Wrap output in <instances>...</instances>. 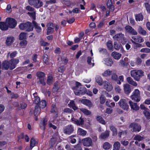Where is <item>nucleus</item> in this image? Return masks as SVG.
Listing matches in <instances>:
<instances>
[{"mask_svg":"<svg viewBox=\"0 0 150 150\" xmlns=\"http://www.w3.org/2000/svg\"><path fill=\"white\" fill-rule=\"evenodd\" d=\"M19 62L18 59H12L9 61H5L2 63V68L6 70H12L14 69Z\"/></svg>","mask_w":150,"mask_h":150,"instance_id":"1","label":"nucleus"},{"mask_svg":"<svg viewBox=\"0 0 150 150\" xmlns=\"http://www.w3.org/2000/svg\"><path fill=\"white\" fill-rule=\"evenodd\" d=\"M76 86L74 87L72 89L76 95H80L84 94L86 91V89L84 87H82L80 83L76 82Z\"/></svg>","mask_w":150,"mask_h":150,"instance_id":"2","label":"nucleus"},{"mask_svg":"<svg viewBox=\"0 0 150 150\" xmlns=\"http://www.w3.org/2000/svg\"><path fill=\"white\" fill-rule=\"evenodd\" d=\"M144 71L140 70H133L130 71L132 77L136 81H139L140 78L144 75Z\"/></svg>","mask_w":150,"mask_h":150,"instance_id":"3","label":"nucleus"},{"mask_svg":"<svg viewBox=\"0 0 150 150\" xmlns=\"http://www.w3.org/2000/svg\"><path fill=\"white\" fill-rule=\"evenodd\" d=\"M19 28L21 30L30 31L33 30V27L31 23L28 22L25 23L21 24L19 25Z\"/></svg>","mask_w":150,"mask_h":150,"instance_id":"4","label":"nucleus"},{"mask_svg":"<svg viewBox=\"0 0 150 150\" xmlns=\"http://www.w3.org/2000/svg\"><path fill=\"white\" fill-rule=\"evenodd\" d=\"M28 3L36 8H40L43 5V2L40 0H28Z\"/></svg>","mask_w":150,"mask_h":150,"instance_id":"5","label":"nucleus"},{"mask_svg":"<svg viewBox=\"0 0 150 150\" xmlns=\"http://www.w3.org/2000/svg\"><path fill=\"white\" fill-rule=\"evenodd\" d=\"M131 99L136 102H139L141 99L140 93L139 91L136 89L133 91L132 95L131 96Z\"/></svg>","mask_w":150,"mask_h":150,"instance_id":"6","label":"nucleus"},{"mask_svg":"<svg viewBox=\"0 0 150 150\" xmlns=\"http://www.w3.org/2000/svg\"><path fill=\"white\" fill-rule=\"evenodd\" d=\"M120 107L123 110L128 111L129 110V106L126 100L121 99L118 103Z\"/></svg>","mask_w":150,"mask_h":150,"instance_id":"7","label":"nucleus"},{"mask_svg":"<svg viewBox=\"0 0 150 150\" xmlns=\"http://www.w3.org/2000/svg\"><path fill=\"white\" fill-rule=\"evenodd\" d=\"M129 128H131V130L132 132H138L141 129V127L138 124L135 123H132L130 124Z\"/></svg>","mask_w":150,"mask_h":150,"instance_id":"8","label":"nucleus"},{"mask_svg":"<svg viewBox=\"0 0 150 150\" xmlns=\"http://www.w3.org/2000/svg\"><path fill=\"white\" fill-rule=\"evenodd\" d=\"M6 23L8 24V27L10 28H15L17 24L16 20L11 18H7L6 20Z\"/></svg>","mask_w":150,"mask_h":150,"instance_id":"9","label":"nucleus"},{"mask_svg":"<svg viewBox=\"0 0 150 150\" xmlns=\"http://www.w3.org/2000/svg\"><path fill=\"white\" fill-rule=\"evenodd\" d=\"M82 142L83 146L87 147L91 146L92 144V141L91 139L87 137L82 140Z\"/></svg>","mask_w":150,"mask_h":150,"instance_id":"10","label":"nucleus"},{"mask_svg":"<svg viewBox=\"0 0 150 150\" xmlns=\"http://www.w3.org/2000/svg\"><path fill=\"white\" fill-rule=\"evenodd\" d=\"M74 130V127L72 125H68L64 128V133L70 135L73 133Z\"/></svg>","mask_w":150,"mask_h":150,"instance_id":"11","label":"nucleus"},{"mask_svg":"<svg viewBox=\"0 0 150 150\" xmlns=\"http://www.w3.org/2000/svg\"><path fill=\"white\" fill-rule=\"evenodd\" d=\"M126 31L129 33L134 35H136L137 34V32L130 26L128 25L125 27Z\"/></svg>","mask_w":150,"mask_h":150,"instance_id":"12","label":"nucleus"},{"mask_svg":"<svg viewBox=\"0 0 150 150\" xmlns=\"http://www.w3.org/2000/svg\"><path fill=\"white\" fill-rule=\"evenodd\" d=\"M79 102H80L83 104L88 106L89 108L92 106V103L91 101L87 99H82L79 100Z\"/></svg>","mask_w":150,"mask_h":150,"instance_id":"13","label":"nucleus"},{"mask_svg":"<svg viewBox=\"0 0 150 150\" xmlns=\"http://www.w3.org/2000/svg\"><path fill=\"white\" fill-rule=\"evenodd\" d=\"M71 120L74 123L78 125H82L83 124L84 122V120L83 118H82L81 117H80L79 120L73 118L71 119Z\"/></svg>","mask_w":150,"mask_h":150,"instance_id":"14","label":"nucleus"},{"mask_svg":"<svg viewBox=\"0 0 150 150\" xmlns=\"http://www.w3.org/2000/svg\"><path fill=\"white\" fill-rule=\"evenodd\" d=\"M36 92L34 93L32 97V100L34 103L37 104L40 102V98L38 96Z\"/></svg>","mask_w":150,"mask_h":150,"instance_id":"15","label":"nucleus"},{"mask_svg":"<svg viewBox=\"0 0 150 150\" xmlns=\"http://www.w3.org/2000/svg\"><path fill=\"white\" fill-rule=\"evenodd\" d=\"M129 103L132 109L134 110H139V108L137 105V103H134L131 101H129Z\"/></svg>","mask_w":150,"mask_h":150,"instance_id":"16","label":"nucleus"},{"mask_svg":"<svg viewBox=\"0 0 150 150\" xmlns=\"http://www.w3.org/2000/svg\"><path fill=\"white\" fill-rule=\"evenodd\" d=\"M32 23L33 27H34L35 29H36V31L38 33H40L42 29L38 25V24L34 20L32 21Z\"/></svg>","mask_w":150,"mask_h":150,"instance_id":"17","label":"nucleus"},{"mask_svg":"<svg viewBox=\"0 0 150 150\" xmlns=\"http://www.w3.org/2000/svg\"><path fill=\"white\" fill-rule=\"evenodd\" d=\"M124 92L126 94H129L131 91L130 85L126 83L124 85Z\"/></svg>","mask_w":150,"mask_h":150,"instance_id":"18","label":"nucleus"},{"mask_svg":"<svg viewBox=\"0 0 150 150\" xmlns=\"http://www.w3.org/2000/svg\"><path fill=\"white\" fill-rule=\"evenodd\" d=\"M112 38L115 40L116 39L117 40L118 39L120 40H124L125 39V38L124 37V34L122 33L116 34L115 36H113Z\"/></svg>","mask_w":150,"mask_h":150,"instance_id":"19","label":"nucleus"},{"mask_svg":"<svg viewBox=\"0 0 150 150\" xmlns=\"http://www.w3.org/2000/svg\"><path fill=\"white\" fill-rule=\"evenodd\" d=\"M104 88L108 91H110L113 89L112 85L109 82L105 81L104 83Z\"/></svg>","mask_w":150,"mask_h":150,"instance_id":"20","label":"nucleus"},{"mask_svg":"<svg viewBox=\"0 0 150 150\" xmlns=\"http://www.w3.org/2000/svg\"><path fill=\"white\" fill-rule=\"evenodd\" d=\"M109 134L110 131L106 130L100 134L99 138L102 139H105L109 137Z\"/></svg>","mask_w":150,"mask_h":150,"instance_id":"21","label":"nucleus"},{"mask_svg":"<svg viewBox=\"0 0 150 150\" xmlns=\"http://www.w3.org/2000/svg\"><path fill=\"white\" fill-rule=\"evenodd\" d=\"M132 38L136 43H141L144 41L143 39L140 36H133L132 37Z\"/></svg>","mask_w":150,"mask_h":150,"instance_id":"22","label":"nucleus"},{"mask_svg":"<svg viewBox=\"0 0 150 150\" xmlns=\"http://www.w3.org/2000/svg\"><path fill=\"white\" fill-rule=\"evenodd\" d=\"M109 128L112 132V135L113 136H116L117 135V129L114 125H111L109 126Z\"/></svg>","mask_w":150,"mask_h":150,"instance_id":"23","label":"nucleus"},{"mask_svg":"<svg viewBox=\"0 0 150 150\" xmlns=\"http://www.w3.org/2000/svg\"><path fill=\"white\" fill-rule=\"evenodd\" d=\"M14 40L13 38L12 37H9L7 38L6 41V44L8 46L11 45Z\"/></svg>","mask_w":150,"mask_h":150,"instance_id":"24","label":"nucleus"},{"mask_svg":"<svg viewBox=\"0 0 150 150\" xmlns=\"http://www.w3.org/2000/svg\"><path fill=\"white\" fill-rule=\"evenodd\" d=\"M0 29L2 30H6L8 29V26L6 23L0 22Z\"/></svg>","mask_w":150,"mask_h":150,"instance_id":"25","label":"nucleus"},{"mask_svg":"<svg viewBox=\"0 0 150 150\" xmlns=\"http://www.w3.org/2000/svg\"><path fill=\"white\" fill-rule=\"evenodd\" d=\"M111 56L115 59H119L121 56V54L116 52H113L111 54Z\"/></svg>","mask_w":150,"mask_h":150,"instance_id":"26","label":"nucleus"},{"mask_svg":"<svg viewBox=\"0 0 150 150\" xmlns=\"http://www.w3.org/2000/svg\"><path fill=\"white\" fill-rule=\"evenodd\" d=\"M47 120L46 118H44L42 122L40 123V125L41 129L44 130L45 129V126L47 124Z\"/></svg>","mask_w":150,"mask_h":150,"instance_id":"27","label":"nucleus"},{"mask_svg":"<svg viewBox=\"0 0 150 150\" xmlns=\"http://www.w3.org/2000/svg\"><path fill=\"white\" fill-rule=\"evenodd\" d=\"M104 61L105 64L108 66L111 67L113 63L112 59L110 58L105 59Z\"/></svg>","mask_w":150,"mask_h":150,"instance_id":"28","label":"nucleus"},{"mask_svg":"<svg viewBox=\"0 0 150 150\" xmlns=\"http://www.w3.org/2000/svg\"><path fill=\"white\" fill-rule=\"evenodd\" d=\"M59 83L58 82H55L54 84V86L52 89L53 92H56L60 88Z\"/></svg>","mask_w":150,"mask_h":150,"instance_id":"29","label":"nucleus"},{"mask_svg":"<svg viewBox=\"0 0 150 150\" xmlns=\"http://www.w3.org/2000/svg\"><path fill=\"white\" fill-rule=\"evenodd\" d=\"M113 71H114V70H110L109 69H108L105 71L102 74V75L104 76H110Z\"/></svg>","mask_w":150,"mask_h":150,"instance_id":"30","label":"nucleus"},{"mask_svg":"<svg viewBox=\"0 0 150 150\" xmlns=\"http://www.w3.org/2000/svg\"><path fill=\"white\" fill-rule=\"evenodd\" d=\"M120 144L118 142H116L113 144V149L112 150H119L120 147Z\"/></svg>","mask_w":150,"mask_h":150,"instance_id":"31","label":"nucleus"},{"mask_svg":"<svg viewBox=\"0 0 150 150\" xmlns=\"http://www.w3.org/2000/svg\"><path fill=\"white\" fill-rule=\"evenodd\" d=\"M127 82L130 84L134 86H137V83L134 81L130 77H128L127 78Z\"/></svg>","mask_w":150,"mask_h":150,"instance_id":"32","label":"nucleus"},{"mask_svg":"<svg viewBox=\"0 0 150 150\" xmlns=\"http://www.w3.org/2000/svg\"><path fill=\"white\" fill-rule=\"evenodd\" d=\"M124 60L125 61L123 60H122L120 61V65H121L122 67L126 66L128 64V62H125L128 60V59L127 58H125Z\"/></svg>","mask_w":150,"mask_h":150,"instance_id":"33","label":"nucleus"},{"mask_svg":"<svg viewBox=\"0 0 150 150\" xmlns=\"http://www.w3.org/2000/svg\"><path fill=\"white\" fill-rule=\"evenodd\" d=\"M36 76L38 79L44 78L45 76V73L41 71L38 72L36 74Z\"/></svg>","mask_w":150,"mask_h":150,"instance_id":"34","label":"nucleus"},{"mask_svg":"<svg viewBox=\"0 0 150 150\" xmlns=\"http://www.w3.org/2000/svg\"><path fill=\"white\" fill-rule=\"evenodd\" d=\"M39 107L38 105H36L35 106L34 114L36 116H37L40 114V108H39Z\"/></svg>","mask_w":150,"mask_h":150,"instance_id":"35","label":"nucleus"},{"mask_svg":"<svg viewBox=\"0 0 150 150\" xmlns=\"http://www.w3.org/2000/svg\"><path fill=\"white\" fill-rule=\"evenodd\" d=\"M77 132L79 135L81 136H84L86 134V131L81 128L78 129Z\"/></svg>","mask_w":150,"mask_h":150,"instance_id":"36","label":"nucleus"},{"mask_svg":"<svg viewBox=\"0 0 150 150\" xmlns=\"http://www.w3.org/2000/svg\"><path fill=\"white\" fill-rule=\"evenodd\" d=\"M38 144V142L33 138H32L30 141V147L32 149L35 146Z\"/></svg>","mask_w":150,"mask_h":150,"instance_id":"37","label":"nucleus"},{"mask_svg":"<svg viewBox=\"0 0 150 150\" xmlns=\"http://www.w3.org/2000/svg\"><path fill=\"white\" fill-rule=\"evenodd\" d=\"M139 33L143 35H146V30H144L141 26H139L138 29Z\"/></svg>","mask_w":150,"mask_h":150,"instance_id":"38","label":"nucleus"},{"mask_svg":"<svg viewBox=\"0 0 150 150\" xmlns=\"http://www.w3.org/2000/svg\"><path fill=\"white\" fill-rule=\"evenodd\" d=\"M80 110L82 111L84 114L87 115H90L91 113V112L84 108H81L80 109Z\"/></svg>","mask_w":150,"mask_h":150,"instance_id":"39","label":"nucleus"},{"mask_svg":"<svg viewBox=\"0 0 150 150\" xmlns=\"http://www.w3.org/2000/svg\"><path fill=\"white\" fill-rule=\"evenodd\" d=\"M96 119L98 121L102 124L105 125V122L103 119L100 116H98L96 117Z\"/></svg>","mask_w":150,"mask_h":150,"instance_id":"40","label":"nucleus"},{"mask_svg":"<svg viewBox=\"0 0 150 150\" xmlns=\"http://www.w3.org/2000/svg\"><path fill=\"white\" fill-rule=\"evenodd\" d=\"M111 145L108 142L104 143L103 145V148L105 150L109 149L111 147Z\"/></svg>","mask_w":150,"mask_h":150,"instance_id":"41","label":"nucleus"},{"mask_svg":"<svg viewBox=\"0 0 150 150\" xmlns=\"http://www.w3.org/2000/svg\"><path fill=\"white\" fill-rule=\"evenodd\" d=\"M57 140V137L55 136L54 135L52 136V137L51 138L50 141V144H51V145H53L55 144Z\"/></svg>","mask_w":150,"mask_h":150,"instance_id":"42","label":"nucleus"},{"mask_svg":"<svg viewBox=\"0 0 150 150\" xmlns=\"http://www.w3.org/2000/svg\"><path fill=\"white\" fill-rule=\"evenodd\" d=\"M114 49L116 50H119L122 47V45L120 44H118L116 42L114 43Z\"/></svg>","mask_w":150,"mask_h":150,"instance_id":"43","label":"nucleus"},{"mask_svg":"<svg viewBox=\"0 0 150 150\" xmlns=\"http://www.w3.org/2000/svg\"><path fill=\"white\" fill-rule=\"evenodd\" d=\"M56 0H50L46 1V3L44 5V7L46 8L47 7L49 4H54L56 3Z\"/></svg>","mask_w":150,"mask_h":150,"instance_id":"44","label":"nucleus"},{"mask_svg":"<svg viewBox=\"0 0 150 150\" xmlns=\"http://www.w3.org/2000/svg\"><path fill=\"white\" fill-rule=\"evenodd\" d=\"M96 82L98 83L100 85L102 84L103 80L99 76H97L96 78Z\"/></svg>","mask_w":150,"mask_h":150,"instance_id":"45","label":"nucleus"},{"mask_svg":"<svg viewBox=\"0 0 150 150\" xmlns=\"http://www.w3.org/2000/svg\"><path fill=\"white\" fill-rule=\"evenodd\" d=\"M143 19V16L141 13L137 14L135 16V19L136 21H142Z\"/></svg>","mask_w":150,"mask_h":150,"instance_id":"46","label":"nucleus"},{"mask_svg":"<svg viewBox=\"0 0 150 150\" xmlns=\"http://www.w3.org/2000/svg\"><path fill=\"white\" fill-rule=\"evenodd\" d=\"M143 113L145 116L146 117V119H150V112L148 111V110L146 111V110L143 111Z\"/></svg>","mask_w":150,"mask_h":150,"instance_id":"47","label":"nucleus"},{"mask_svg":"<svg viewBox=\"0 0 150 150\" xmlns=\"http://www.w3.org/2000/svg\"><path fill=\"white\" fill-rule=\"evenodd\" d=\"M43 60L44 62L46 64L48 63L49 58L48 56L46 54H44L43 55Z\"/></svg>","mask_w":150,"mask_h":150,"instance_id":"48","label":"nucleus"},{"mask_svg":"<svg viewBox=\"0 0 150 150\" xmlns=\"http://www.w3.org/2000/svg\"><path fill=\"white\" fill-rule=\"evenodd\" d=\"M46 105V103L45 100H43L40 103L39 106L40 108H43Z\"/></svg>","mask_w":150,"mask_h":150,"instance_id":"49","label":"nucleus"},{"mask_svg":"<svg viewBox=\"0 0 150 150\" xmlns=\"http://www.w3.org/2000/svg\"><path fill=\"white\" fill-rule=\"evenodd\" d=\"M26 33L23 32L21 33L19 36V40H22L23 39H25L26 37Z\"/></svg>","mask_w":150,"mask_h":150,"instance_id":"50","label":"nucleus"},{"mask_svg":"<svg viewBox=\"0 0 150 150\" xmlns=\"http://www.w3.org/2000/svg\"><path fill=\"white\" fill-rule=\"evenodd\" d=\"M144 139L143 137H142L140 135L135 136L134 138V140H137L139 141H140L143 140Z\"/></svg>","mask_w":150,"mask_h":150,"instance_id":"51","label":"nucleus"},{"mask_svg":"<svg viewBox=\"0 0 150 150\" xmlns=\"http://www.w3.org/2000/svg\"><path fill=\"white\" fill-rule=\"evenodd\" d=\"M52 108L51 109V112L52 113H55L57 114L58 112V109L56 107L55 105L53 104L52 105Z\"/></svg>","mask_w":150,"mask_h":150,"instance_id":"52","label":"nucleus"},{"mask_svg":"<svg viewBox=\"0 0 150 150\" xmlns=\"http://www.w3.org/2000/svg\"><path fill=\"white\" fill-rule=\"evenodd\" d=\"M71 150H82L81 145L80 144H78L75 145Z\"/></svg>","mask_w":150,"mask_h":150,"instance_id":"53","label":"nucleus"},{"mask_svg":"<svg viewBox=\"0 0 150 150\" xmlns=\"http://www.w3.org/2000/svg\"><path fill=\"white\" fill-rule=\"evenodd\" d=\"M114 72L115 71H113L112 74L111 78L112 80L116 81L117 80L118 77L116 74Z\"/></svg>","mask_w":150,"mask_h":150,"instance_id":"54","label":"nucleus"},{"mask_svg":"<svg viewBox=\"0 0 150 150\" xmlns=\"http://www.w3.org/2000/svg\"><path fill=\"white\" fill-rule=\"evenodd\" d=\"M127 130H125L124 131H122L121 132H118V136L120 138H121L122 136V135H126L127 134Z\"/></svg>","mask_w":150,"mask_h":150,"instance_id":"55","label":"nucleus"},{"mask_svg":"<svg viewBox=\"0 0 150 150\" xmlns=\"http://www.w3.org/2000/svg\"><path fill=\"white\" fill-rule=\"evenodd\" d=\"M53 81V78L52 76H50L48 77L47 81V83L48 85L51 84Z\"/></svg>","mask_w":150,"mask_h":150,"instance_id":"56","label":"nucleus"},{"mask_svg":"<svg viewBox=\"0 0 150 150\" xmlns=\"http://www.w3.org/2000/svg\"><path fill=\"white\" fill-rule=\"evenodd\" d=\"M107 45L109 50H112L113 45L112 42L111 41H109L107 42Z\"/></svg>","mask_w":150,"mask_h":150,"instance_id":"57","label":"nucleus"},{"mask_svg":"<svg viewBox=\"0 0 150 150\" xmlns=\"http://www.w3.org/2000/svg\"><path fill=\"white\" fill-rule=\"evenodd\" d=\"M54 29L52 28H47V34L49 35L53 33L54 32Z\"/></svg>","mask_w":150,"mask_h":150,"instance_id":"58","label":"nucleus"},{"mask_svg":"<svg viewBox=\"0 0 150 150\" xmlns=\"http://www.w3.org/2000/svg\"><path fill=\"white\" fill-rule=\"evenodd\" d=\"M105 101V99L103 95H101L100 97V103L103 104L104 103Z\"/></svg>","mask_w":150,"mask_h":150,"instance_id":"59","label":"nucleus"},{"mask_svg":"<svg viewBox=\"0 0 150 150\" xmlns=\"http://www.w3.org/2000/svg\"><path fill=\"white\" fill-rule=\"evenodd\" d=\"M39 80L37 82V83L39 84H42L43 85H45V83L44 81V78L43 79H38Z\"/></svg>","mask_w":150,"mask_h":150,"instance_id":"60","label":"nucleus"},{"mask_svg":"<svg viewBox=\"0 0 150 150\" xmlns=\"http://www.w3.org/2000/svg\"><path fill=\"white\" fill-rule=\"evenodd\" d=\"M141 52L150 53V49L147 48H143L140 50Z\"/></svg>","mask_w":150,"mask_h":150,"instance_id":"61","label":"nucleus"},{"mask_svg":"<svg viewBox=\"0 0 150 150\" xmlns=\"http://www.w3.org/2000/svg\"><path fill=\"white\" fill-rule=\"evenodd\" d=\"M115 90L116 92L119 93H120L121 91V90L120 88V87L118 85H116L115 86Z\"/></svg>","mask_w":150,"mask_h":150,"instance_id":"62","label":"nucleus"},{"mask_svg":"<svg viewBox=\"0 0 150 150\" xmlns=\"http://www.w3.org/2000/svg\"><path fill=\"white\" fill-rule=\"evenodd\" d=\"M11 98L16 99L19 97L18 95L17 94H14V93H12L10 95Z\"/></svg>","mask_w":150,"mask_h":150,"instance_id":"63","label":"nucleus"},{"mask_svg":"<svg viewBox=\"0 0 150 150\" xmlns=\"http://www.w3.org/2000/svg\"><path fill=\"white\" fill-rule=\"evenodd\" d=\"M144 4L147 11L149 13L150 12V5L147 3Z\"/></svg>","mask_w":150,"mask_h":150,"instance_id":"64","label":"nucleus"}]
</instances>
